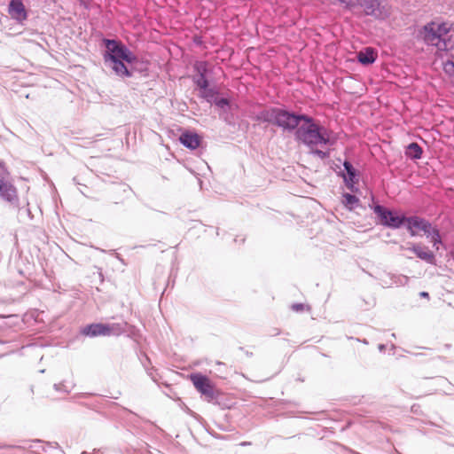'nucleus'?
Instances as JSON below:
<instances>
[{"instance_id": "obj_1", "label": "nucleus", "mask_w": 454, "mask_h": 454, "mask_svg": "<svg viewBox=\"0 0 454 454\" xmlns=\"http://www.w3.org/2000/svg\"><path fill=\"white\" fill-rule=\"evenodd\" d=\"M297 137L312 150H315V153L321 158H325L326 153L320 149L332 145L335 141V136L332 131L314 123L307 116L303 118V121L298 128Z\"/></svg>"}, {"instance_id": "obj_2", "label": "nucleus", "mask_w": 454, "mask_h": 454, "mask_svg": "<svg viewBox=\"0 0 454 454\" xmlns=\"http://www.w3.org/2000/svg\"><path fill=\"white\" fill-rule=\"evenodd\" d=\"M104 59L106 66L111 68L116 75L131 76L136 57L124 45L114 40H107Z\"/></svg>"}, {"instance_id": "obj_3", "label": "nucleus", "mask_w": 454, "mask_h": 454, "mask_svg": "<svg viewBox=\"0 0 454 454\" xmlns=\"http://www.w3.org/2000/svg\"><path fill=\"white\" fill-rule=\"evenodd\" d=\"M305 117V115H295L277 108L262 111L258 115L259 120L276 124L284 129L299 128Z\"/></svg>"}, {"instance_id": "obj_4", "label": "nucleus", "mask_w": 454, "mask_h": 454, "mask_svg": "<svg viewBox=\"0 0 454 454\" xmlns=\"http://www.w3.org/2000/svg\"><path fill=\"white\" fill-rule=\"evenodd\" d=\"M451 28L448 22H430L423 27L420 31V36L423 41L430 45L436 46L439 50L445 49L443 36L446 35Z\"/></svg>"}, {"instance_id": "obj_5", "label": "nucleus", "mask_w": 454, "mask_h": 454, "mask_svg": "<svg viewBox=\"0 0 454 454\" xmlns=\"http://www.w3.org/2000/svg\"><path fill=\"white\" fill-rule=\"evenodd\" d=\"M124 326H126V324H93L84 327L82 333L90 337L119 335L125 331Z\"/></svg>"}, {"instance_id": "obj_6", "label": "nucleus", "mask_w": 454, "mask_h": 454, "mask_svg": "<svg viewBox=\"0 0 454 454\" xmlns=\"http://www.w3.org/2000/svg\"><path fill=\"white\" fill-rule=\"evenodd\" d=\"M374 212L380 218L381 224L385 226L395 229L399 228L404 223V216L381 206H375Z\"/></svg>"}, {"instance_id": "obj_7", "label": "nucleus", "mask_w": 454, "mask_h": 454, "mask_svg": "<svg viewBox=\"0 0 454 454\" xmlns=\"http://www.w3.org/2000/svg\"><path fill=\"white\" fill-rule=\"evenodd\" d=\"M0 197L8 201L17 200V191L9 178V173L0 163Z\"/></svg>"}, {"instance_id": "obj_8", "label": "nucleus", "mask_w": 454, "mask_h": 454, "mask_svg": "<svg viewBox=\"0 0 454 454\" xmlns=\"http://www.w3.org/2000/svg\"><path fill=\"white\" fill-rule=\"evenodd\" d=\"M190 380L201 395L210 399L214 397V386L207 377L200 373H193L190 375Z\"/></svg>"}, {"instance_id": "obj_9", "label": "nucleus", "mask_w": 454, "mask_h": 454, "mask_svg": "<svg viewBox=\"0 0 454 454\" xmlns=\"http://www.w3.org/2000/svg\"><path fill=\"white\" fill-rule=\"evenodd\" d=\"M404 223H406V227L411 236L418 235L419 231L426 234L432 227L430 223L418 216H412L409 218L404 217Z\"/></svg>"}, {"instance_id": "obj_10", "label": "nucleus", "mask_w": 454, "mask_h": 454, "mask_svg": "<svg viewBox=\"0 0 454 454\" xmlns=\"http://www.w3.org/2000/svg\"><path fill=\"white\" fill-rule=\"evenodd\" d=\"M355 4L359 5L367 15L383 19L386 13H383L378 0H356Z\"/></svg>"}, {"instance_id": "obj_11", "label": "nucleus", "mask_w": 454, "mask_h": 454, "mask_svg": "<svg viewBox=\"0 0 454 454\" xmlns=\"http://www.w3.org/2000/svg\"><path fill=\"white\" fill-rule=\"evenodd\" d=\"M196 69L200 75L195 80V82L200 90V95L205 98H208L213 91L207 89V81L204 77V72L206 71L205 63L197 64Z\"/></svg>"}, {"instance_id": "obj_12", "label": "nucleus", "mask_w": 454, "mask_h": 454, "mask_svg": "<svg viewBox=\"0 0 454 454\" xmlns=\"http://www.w3.org/2000/svg\"><path fill=\"white\" fill-rule=\"evenodd\" d=\"M9 12L13 19L19 21L27 19V12L21 0H12L9 6Z\"/></svg>"}, {"instance_id": "obj_13", "label": "nucleus", "mask_w": 454, "mask_h": 454, "mask_svg": "<svg viewBox=\"0 0 454 454\" xmlns=\"http://www.w3.org/2000/svg\"><path fill=\"white\" fill-rule=\"evenodd\" d=\"M410 249L421 260L426 261L428 263L434 264L435 258L433 252L428 251L426 247H423L420 244H412Z\"/></svg>"}, {"instance_id": "obj_14", "label": "nucleus", "mask_w": 454, "mask_h": 454, "mask_svg": "<svg viewBox=\"0 0 454 454\" xmlns=\"http://www.w3.org/2000/svg\"><path fill=\"white\" fill-rule=\"evenodd\" d=\"M343 166L345 171L342 174L344 182L348 189L353 190L354 184L357 181L356 169L348 161H345Z\"/></svg>"}, {"instance_id": "obj_15", "label": "nucleus", "mask_w": 454, "mask_h": 454, "mask_svg": "<svg viewBox=\"0 0 454 454\" xmlns=\"http://www.w3.org/2000/svg\"><path fill=\"white\" fill-rule=\"evenodd\" d=\"M180 142L189 149L194 150L199 147L200 137L192 132H184L180 136Z\"/></svg>"}, {"instance_id": "obj_16", "label": "nucleus", "mask_w": 454, "mask_h": 454, "mask_svg": "<svg viewBox=\"0 0 454 454\" xmlns=\"http://www.w3.org/2000/svg\"><path fill=\"white\" fill-rule=\"evenodd\" d=\"M377 58V53L372 48H365L357 54V59L363 65L372 64Z\"/></svg>"}, {"instance_id": "obj_17", "label": "nucleus", "mask_w": 454, "mask_h": 454, "mask_svg": "<svg viewBox=\"0 0 454 454\" xmlns=\"http://www.w3.org/2000/svg\"><path fill=\"white\" fill-rule=\"evenodd\" d=\"M427 239H429L430 242L433 244L434 248L438 251L440 248V245L442 244V239L439 233V231L434 227H431L428 230V232L426 233Z\"/></svg>"}, {"instance_id": "obj_18", "label": "nucleus", "mask_w": 454, "mask_h": 454, "mask_svg": "<svg viewBox=\"0 0 454 454\" xmlns=\"http://www.w3.org/2000/svg\"><path fill=\"white\" fill-rule=\"evenodd\" d=\"M208 102H213L216 106L225 110L229 106V101L226 98H219L214 92L209 95L208 98H206Z\"/></svg>"}, {"instance_id": "obj_19", "label": "nucleus", "mask_w": 454, "mask_h": 454, "mask_svg": "<svg viewBox=\"0 0 454 454\" xmlns=\"http://www.w3.org/2000/svg\"><path fill=\"white\" fill-rule=\"evenodd\" d=\"M344 206L348 208L349 210H352L356 208L359 204V200L349 193H345L343 195V200H342Z\"/></svg>"}, {"instance_id": "obj_20", "label": "nucleus", "mask_w": 454, "mask_h": 454, "mask_svg": "<svg viewBox=\"0 0 454 454\" xmlns=\"http://www.w3.org/2000/svg\"><path fill=\"white\" fill-rule=\"evenodd\" d=\"M406 154L412 159H419L422 154V150L416 143L409 145L406 150Z\"/></svg>"}, {"instance_id": "obj_21", "label": "nucleus", "mask_w": 454, "mask_h": 454, "mask_svg": "<svg viewBox=\"0 0 454 454\" xmlns=\"http://www.w3.org/2000/svg\"><path fill=\"white\" fill-rule=\"evenodd\" d=\"M333 4H339L344 7H347V8H350L352 7L353 5H355V2L353 1H347V0H333Z\"/></svg>"}, {"instance_id": "obj_22", "label": "nucleus", "mask_w": 454, "mask_h": 454, "mask_svg": "<svg viewBox=\"0 0 454 454\" xmlns=\"http://www.w3.org/2000/svg\"><path fill=\"white\" fill-rule=\"evenodd\" d=\"M304 305L301 304V303H297V304H294L292 306V309L294 310V311H301L304 309Z\"/></svg>"}, {"instance_id": "obj_23", "label": "nucleus", "mask_w": 454, "mask_h": 454, "mask_svg": "<svg viewBox=\"0 0 454 454\" xmlns=\"http://www.w3.org/2000/svg\"><path fill=\"white\" fill-rule=\"evenodd\" d=\"M420 295H421L422 297H428V294H427V293H426V292H422V293H420Z\"/></svg>"}, {"instance_id": "obj_24", "label": "nucleus", "mask_w": 454, "mask_h": 454, "mask_svg": "<svg viewBox=\"0 0 454 454\" xmlns=\"http://www.w3.org/2000/svg\"><path fill=\"white\" fill-rule=\"evenodd\" d=\"M384 348V346L383 345H380V349L382 350Z\"/></svg>"}]
</instances>
